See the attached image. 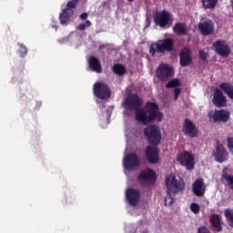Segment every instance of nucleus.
I'll return each mask as SVG.
<instances>
[{
  "mask_svg": "<svg viewBox=\"0 0 233 233\" xmlns=\"http://www.w3.org/2000/svg\"><path fill=\"white\" fill-rule=\"evenodd\" d=\"M143 101L136 94H129L125 97L122 106L126 109L124 116H130V112L136 111V118L143 125H150L151 121H163V113L159 112V106L156 103L147 102L145 108H139Z\"/></svg>",
  "mask_w": 233,
  "mask_h": 233,
  "instance_id": "obj_1",
  "label": "nucleus"
},
{
  "mask_svg": "<svg viewBox=\"0 0 233 233\" xmlns=\"http://www.w3.org/2000/svg\"><path fill=\"white\" fill-rule=\"evenodd\" d=\"M174 48V41L170 38L165 40H158L157 43L150 46L149 52L151 56H156V54H163L165 52H172Z\"/></svg>",
  "mask_w": 233,
  "mask_h": 233,
  "instance_id": "obj_2",
  "label": "nucleus"
},
{
  "mask_svg": "<svg viewBox=\"0 0 233 233\" xmlns=\"http://www.w3.org/2000/svg\"><path fill=\"white\" fill-rule=\"evenodd\" d=\"M166 187L167 192L171 194H179L185 190V182L182 179L176 178V176L169 175L166 178Z\"/></svg>",
  "mask_w": 233,
  "mask_h": 233,
  "instance_id": "obj_3",
  "label": "nucleus"
},
{
  "mask_svg": "<svg viewBox=\"0 0 233 233\" xmlns=\"http://www.w3.org/2000/svg\"><path fill=\"white\" fill-rule=\"evenodd\" d=\"M144 134L152 145H159L161 142V129L157 126H150L145 129Z\"/></svg>",
  "mask_w": 233,
  "mask_h": 233,
  "instance_id": "obj_4",
  "label": "nucleus"
},
{
  "mask_svg": "<svg viewBox=\"0 0 233 233\" xmlns=\"http://www.w3.org/2000/svg\"><path fill=\"white\" fill-rule=\"evenodd\" d=\"M79 0H70L66 4V8L59 15L60 24L66 25L70 21V17L74 15V8L77 5Z\"/></svg>",
  "mask_w": 233,
  "mask_h": 233,
  "instance_id": "obj_5",
  "label": "nucleus"
},
{
  "mask_svg": "<svg viewBox=\"0 0 233 233\" xmlns=\"http://www.w3.org/2000/svg\"><path fill=\"white\" fill-rule=\"evenodd\" d=\"M177 160L182 167H186L187 170H193L196 165L194 155L187 151L178 154L177 157Z\"/></svg>",
  "mask_w": 233,
  "mask_h": 233,
  "instance_id": "obj_6",
  "label": "nucleus"
},
{
  "mask_svg": "<svg viewBox=\"0 0 233 233\" xmlns=\"http://www.w3.org/2000/svg\"><path fill=\"white\" fill-rule=\"evenodd\" d=\"M208 116L213 123H227L230 118V113L227 110H212L208 113Z\"/></svg>",
  "mask_w": 233,
  "mask_h": 233,
  "instance_id": "obj_7",
  "label": "nucleus"
},
{
  "mask_svg": "<svg viewBox=\"0 0 233 233\" xmlns=\"http://www.w3.org/2000/svg\"><path fill=\"white\" fill-rule=\"evenodd\" d=\"M155 23L157 26L165 28V26L172 24V15L167 11L157 12L155 15Z\"/></svg>",
  "mask_w": 233,
  "mask_h": 233,
  "instance_id": "obj_8",
  "label": "nucleus"
},
{
  "mask_svg": "<svg viewBox=\"0 0 233 233\" xmlns=\"http://www.w3.org/2000/svg\"><path fill=\"white\" fill-rule=\"evenodd\" d=\"M123 167L125 170H136L139 167V157H137V155L131 153L125 156L123 158Z\"/></svg>",
  "mask_w": 233,
  "mask_h": 233,
  "instance_id": "obj_9",
  "label": "nucleus"
},
{
  "mask_svg": "<svg viewBox=\"0 0 233 233\" xmlns=\"http://www.w3.org/2000/svg\"><path fill=\"white\" fill-rule=\"evenodd\" d=\"M93 91L98 99H108L110 97V88L106 84L96 82L94 85Z\"/></svg>",
  "mask_w": 233,
  "mask_h": 233,
  "instance_id": "obj_10",
  "label": "nucleus"
},
{
  "mask_svg": "<svg viewBox=\"0 0 233 233\" xmlns=\"http://www.w3.org/2000/svg\"><path fill=\"white\" fill-rule=\"evenodd\" d=\"M138 181L142 185H154L156 183V172L150 168L141 171L138 176Z\"/></svg>",
  "mask_w": 233,
  "mask_h": 233,
  "instance_id": "obj_11",
  "label": "nucleus"
},
{
  "mask_svg": "<svg viewBox=\"0 0 233 233\" xmlns=\"http://www.w3.org/2000/svg\"><path fill=\"white\" fill-rule=\"evenodd\" d=\"M172 76H174V69L168 65L161 64L157 69V77L161 81H165V79H168Z\"/></svg>",
  "mask_w": 233,
  "mask_h": 233,
  "instance_id": "obj_12",
  "label": "nucleus"
},
{
  "mask_svg": "<svg viewBox=\"0 0 233 233\" xmlns=\"http://www.w3.org/2000/svg\"><path fill=\"white\" fill-rule=\"evenodd\" d=\"M215 52L221 57H228L230 56V46L225 41L218 40L214 44Z\"/></svg>",
  "mask_w": 233,
  "mask_h": 233,
  "instance_id": "obj_13",
  "label": "nucleus"
},
{
  "mask_svg": "<svg viewBox=\"0 0 233 233\" xmlns=\"http://www.w3.org/2000/svg\"><path fill=\"white\" fill-rule=\"evenodd\" d=\"M182 132L187 137H196L198 136V127L190 119H186L182 127Z\"/></svg>",
  "mask_w": 233,
  "mask_h": 233,
  "instance_id": "obj_14",
  "label": "nucleus"
},
{
  "mask_svg": "<svg viewBox=\"0 0 233 233\" xmlns=\"http://www.w3.org/2000/svg\"><path fill=\"white\" fill-rule=\"evenodd\" d=\"M198 30L203 35H210L214 33V23L210 19H202L198 24Z\"/></svg>",
  "mask_w": 233,
  "mask_h": 233,
  "instance_id": "obj_15",
  "label": "nucleus"
},
{
  "mask_svg": "<svg viewBox=\"0 0 233 233\" xmlns=\"http://www.w3.org/2000/svg\"><path fill=\"white\" fill-rule=\"evenodd\" d=\"M213 105L215 106L223 107L227 106V96L223 95V92L219 89H214L213 91Z\"/></svg>",
  "mask_w": 233,
  "mask_h": 233,
  "instance_id": "obj_16",
  "label": "nucleus"
},
{
  "mask_svg": "<svg viewBox=\"0 0 233 233\" xmlns=\"http://www.w3.org/2000/svg\"><path fill=\"white\" fill-rule=\"evenodd\" d=\"M146 157L149 163H159V149L156 147H147L146 149Z\"/></svg>",
  "mask_w": 233,
  "mask_h": 233,
  "instance_id": "obj_17",
  "label": "nucleus"
},
{
  "mask_svg": "<svg viewBox=\"0 0 233 233\" xmlns=\"http://www.w3.org/2000/svg\"><path fill=\"white\" fill-rule=\"evenodd\" d=\"M213 156L218 163H224V161H227L228 154L227 153L225 147H223V145L218 144L213 152Z\"/></svg>",
  "mask_w": 233,
  "mask_h": 233,
  "instance_id": "obj_18",
  "label": "nucleus"
},
{
  "mask_svg": "<svg viewBox=\"0 0 233 233\" xmlns=\"http://www.w3.org/2000/svg\"><path fill=\"white\" fill-rule=\"evenodd\" d=\"M126 199L132 207H136L139 201V191L128 188L126 191Z\"/></svg>",
  "mask_w": 233,
  "mask_h": 233,
  "instance_id": "obj_19",
  "label": "nucleus"
},
{
  "mask_svg": "<svg viewBox=\"0 0 233 233\" xmlns=\"http://www.w3.org/2000/svg\"><path fill=\"white\" fill-rule=\"evenodd\" d=\"M99 108L102 112L100 119L104 121L106 127L107 125H110V116H112V112L114 111V106H109L108 107H106L104 104H101L99 106Z\"/></svg>",
  "mask_w": 233,
  "mask_h": 233,
  "instance_id": "obj_20",
  "label": "nucleus"
},
{
  "mask_svg": "<svg viewBox=\"0 0 233 233\" xmlns=\"http://www.w3.org/2000/svg\"><path fill=\"white\" fill-rule=\"evenodd\" d=\"M180 66H188L192 63V52L190 49L184 47L180 51Z\"/></svg>",
  "mask_w": 233,
  "mask_h": 233,
  "instance_id": "obj_21",
  "label": "nucleus"
},
{
  "mask_svg": "<svg viewBox=\"0 0 233 233\" xmlns=\"http://www.w3.org/2000/svg\"><path fill=\"white\" fill-rule=\"evenodd\" d=\"M207 190V186L202 178H198L193 184V192L195 196L201 198V196H205V191Z\"/></svg>",
  "mask_w": 233,
  "mask_h": 233,
  "instance_id": "obj_22",
  "label": "nucleus"
},
{
  "mask_svg": "<svg viewBox=\"0 0 233 233\" xmlns=\"http://www.w3.org/2000/svg\"><path fill=\"white\" fill-rule=\"evenodd\" d=\"M89 68L93 72H96V74H101L102 67H101V62H99V59H97L95 56H90L87 60Z\"/></svg>",
  "mask_w": 233,
  "mask_h": 233,
  "instance_id": "obj_23",
  "label": "nucleus"
},
{
  "mask_svg": "<svg viewBox=\"0 0 233 233\" xmlns=\"http://www.w3.org/2000/svg\"><path fill=\"white\" fill-rule=\"evenodd\" d=\"M210 223L213 228H216L218 232H221V230H223V228L221 227V217H219V215L218 214L211 215Z\"/></svg>",
  "mask_w": 233,
  "mask_h": 233,
  "instance_id": "obj_24",
  "label": "nucleus"
},
{
  "mask_svg": "<svg viewBox=\"0 0 233 233\" xmlns=\"http://www.w3.org/2000/svg\"><path fill=\"white\" fill-rule=\"evenodd\" d=\"M218 88H220L229 99H233V86H231L230 83H222L218 86Z\"/></svg>",
  "mask_w": 233,
  "mask_h": 233,
  "instance_id": "obj_25",
  "label": "nucleus"
},
{
  "mask_svg": "<svg viewBox=\"0 0 233 233\" xmlns=\"http://www.w3.org/2000/svg\"><path fill=\"white\" fill-rule=\"evenodd\" d=\"M173 30H174L175 34H177V35H186V34H187V25L177 23L173 27Z\"/></svg>",
  "mask_w": 233,
  "mask_h": 233,
  "instance_id": "obj_26",
  "label": "nucleus"
},
{
  "mask_svg": "<svg viewBox=\"0 0 233 233\" xmlns=\"http://www.w3.org/2000/svg\"><path fill=\"white\" fill-rule=\"evenodd\" d=\"M204 10H214L218 5V0H201Z\"/></svg>",
  "mask_w": 233,
  "mask_h": 233,
  "instance_id": "obj_27",
  "label": "nucleus"
},
{
  "mask_svg": "<svg viewBox=\"0 0 233 233\" xmlns=\"http://www.w3.org/2000/svg\"><path fill=\"white\" fill-rule=\"evenodd\" d=\"M222 181L226 183V185H228L233 190V176L227 173V169L223 170Z\"/></svg>",
  "mask_w": 233,
  "mask_h": 233,
  "instance_id": "obj_28",
  "label": "nucleus"
},
{
  "mask_svg": "<svg viewBox=\"0 0 233 233\" xmlns=\"http://www.w3.org/2000/svg\"><path fill=\"white\" fill-rule=\"evenodd\" d=\"M224 216H225L229 227H232V228H233V210L230 208H227L224 211Z\"/></svg>",
  "mask_w": 233,
  "mask_h": 233,
  "instance_id": "obj_29",
  "label": "nucleus"
},
{
  "mask_svg": "<svg viewBox=\"0 0 233 233\" xmlns=\"http://www.w3.org/2000/svg\"><path fill=\"white\" fill-rule=\"evenodd\" d=\"M113 72H115L117 76H125V72H127V68L125 66L116 64L113 66Z\"/></svg>",
  "mask_w": 233,
  "mask_h": 233,
  "instance_id": "obj_30",
  "label": "nucleus"
},
{
  "mask_svg": "<svg viewBox=\"0 0 233 233\" xmlns=\"http://www.w3.org/2000/svg\"><path fill=\"white\" fill-rule=\"evenodd\" d=\"M165 205L166 207H172V205H174V197H172V192L170 191H167Z\"/></svg>",
  "mask_w": 233,
  "mask_h": 233,
  "instance_id": "obj_31",
  "label": "nucleus"
},
{
  "mask_svg": "<svg viewBox=\"0 0 233 233\" xmlns=\"http://www.w3.org/2000/svg\"><path fill=\"white\" fill-rule=\"evenodd\" d=\"M18 46L20 47L19 49V54L20 57H25L26 54H28V50L26 49V46L23 44H18Z\"/></svg>",
  "mask_w": 233,
  "mask_h": 233,
  "instance_id": "obj_32",
  "label": "nucleus"
},
{
  "mask_svg": "<svg viewBox=\"0 0 233 233\" xmlns=\"http://www.w3.org/2000/svg\"><path fill=\"white\" fill-rule=\"evenodd\" d=\"M167 88H174L176 86H179V79L175 78L167 84Z\"/></svg>",
  "mask_w": 233,
  "mask_h": 233,
  "instance_id": "obj_33",
  "label": "nucleus"
},
{
  "mask_svg": "<svg viewBox=\"0 0 233 233\" xmlns=\"http://www.w3.org/2000/svg\"><path fill=\"white\" fill-rule=\"evenodd\" d=\"M90 26H92V22H90L89 20H86L85 23L80 24L77 28L78 30H85L86 28H90Z\"/></svg>",
  "mask_w": 233,
  "mask_h": 233,
  "instance_id": "obj_34",
  "label": "nucleus"
},
{
  "mask_svg": "<svg viewBox=\"0 0 233 233\" xmlns=\"http://www.w3.org/2000/svg\"><path fill=\"white\" fill-rule=\"evenodd\" d=\"M190 209H191V212H193V214H198L199 213V205H198V203H191Z\"/></svg>",
  "mask_w": 233,
  "mask_h": 233,
  "instance_id": "obj_35",
  "label": "nucleus"
},
{
  "mask_svg": "<svg viewBox=\"0 0 233 233\" xmlns=\"http://www.w3.org/2000/svg\"><path fill=\"white\" fill-rule=\"evenodd\" d=\"M227 143H228V148L229 149V152L233 154V137H228Z\"/></svg>",
  "mask_w": 233,
  "mask_h": 233,
  "instance_id": "obj_36",
  "label": "nucleus"
},
{
  "mask_svg": "<svg viewBox=\"0 0 233 233\" xmlns=\"http://www.w3.org/2000/svg\"><path fill=\"white\" fill-rule=\"evenodd\" d=\"M199 57L202 59V61H205V59L208 57V55H207L204 50H199Z\"/></svg>",
  "mask_w": 233,
  "mask_h": 233,
  "instance_id": "obj_37",
  "label": "nucleus"
},
{
  "mask_svg": "<svg viewBox=\"0 0 233 233\" xmlns=\"http://www.w3.org/2000/svg\"><path fill=\"white\" fill-rule=\"evenodd\" d=\"M174 94H175V101H176L179 97V94H181V89L178 87L175 88Z\"/></svg>",
  "mask_w": 233,
  "mask_h": 233,
  "instance_id": "obj_38",
  "label": "nucleus"
},
{
  "mask_svg": "<svg viewBox=\"0 0 233 233\" xmlns=\"http://www.w3.org/2000/svg\"><path fill=\"white\" fill-rule=\"evenodd\" d=\"M198 233H210L205 227L198 228Z\"/></svg>",
  "mask_w": 233,
  "mask_h": 233,
  "instance_id": "obj_39",
  "label": "nucleus"
},
{
  "mask_svg": "<svg viewBox=\"0 0 233 233\" xmlns=\"http://www.w3.org/2000/svg\"><path fill=\"white\" fill-rule=\"evenodd\" d=\"M88 17V14L84 13L80 15V19H82L83 21H85V19H86Z\"/></svg>",
  "mask_w": 233,
  "mask_h": 233,
  "instance_id": "obj_40",
  "label": "nucleus"
},
{
  "mask_svg": "<svg viewBox=\"0 0 233 233\" xmlns=\"http://www.w3.org/2000/svg\"><path fill=\"white\" fill-rule=\"evenodd\" d=\"M126 137L128 139V131L126 130Z\"/></svg>",
  "mask_w": 233,
  "mask_h": 233,
  "instance_id": "obj_41",
  "label": "nucleus"
},
{
  "mask_svg": "<svg viewBox=\"0 0 233 233\" xmlns=\"http://www.w3.org/2000/svg\"><path fill=\"white\" fill-rule=\"evenodd\" d=\"M52 27L57 30V25H52Z\"/></svg>",
  "mask_w": 233,
  "mask_h": 233,
  "instance_id": "obj_42",
  "label": "nucleus"
},
{
  "mask_svg": "<svg viewBox=\"0 0 233 233\" xmlns=\"http://www.w3.org/2000/svg\"><path fill=\"white\" fill-rule=\"evenodd\" d=\"M129 3H133L134 0H127Z\"/></svg>",
  "mask_w": 233,
  "mask_h": 233,
  "instance_id": "obj_43",
  "label": "nucleus"
}]
</instances>
